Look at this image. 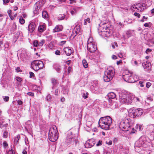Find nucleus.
I'll return each instance as SVG.
<instances>
[{
    "instance_id": "nucleus-1",
    "label": "nucleus",
    "mask_w": 154,
    "mask_h": 154,
    "mask_svg": "<svg viewBox=\"0 0 154 154\" xmlns=\"http://www.w3.org/2000/svg\"><path fill=\"white\" fill-rule=\"evenodd\" d=\"M112 123V119L109 116L101 117L99 121V126L102 129L108 130Z\"/></svg>"
},
{
    "instance_id": "nucleus-2",
    "label": "nucleus",
    "mask_w": 154,
    "mask_h": 154,
    "mask_svg": "<svg viewBox=\"0 0 154 154\" xmlns=\"http://www.w3.org/2000/svg\"><path fill=\"white\" fill-rule=\"evenodd\" d=\"M119 100L122 103L129 104L131 103L134 96L130 95L125 91H121L119 93Z\"/></svg>"
},
{
    "instance_id": "nucleus-3",
    "label": "nucleus",
    "mask_w": 154,
    "mask_h": 154,
    "mask_svg": "<svg viewBox=\"0 0 154 154\" xmlns=\"http://www.w3.org/2000/svg\"><path fill=\"white\" fill-rule=\"evenodd\" d=\"M98 29L99 34L102 37H108L112 33V31L107 26L105 23L100 24Z\"/></svg>"
},
{
    "instance_id": "nucleus-4",
    "label": "nucleus",
    "mask_w": 154,
    "mask_h": 154,
    "mask_svg": "<svg viewBox=\"0 0 154 154\" xmlns=\"http://www.w3.org/2000/svg\"><path fill=\"white\" fill-rule=\"evenodd\" d=\"M115 74V69L112 66H109L108 67L104 72V74L103 76L104 81L108 82L112 80Z\"/></svg>"
},
{
    "instance_id": "nucleus-5",
    "label": "nucleus",
    "mask_w": 154,
    "mask_h": 154,
    "mask_svg": "<svg viewBox=\"0 0 154 154\" xmlns=\"http://www.w3.org/2000/svg\"><path fill=\"white\" fill-rule=\"evenodd\" d=\"M57 132V130L56 126L53 125L50 128L48 137L50 141L54 142L57 140L58 138Z\"/></svg>"
},
{
    "instance_id": "nucleus-6",
    "label": "nucleus",
    "mask_w": 154,
    "mask_h": 154,
    "mask_svg": "<svg viewBox=\"0 0 154 154\" xmlns=\"http://www.w3.org/2000/svg\"><path fill=\"white\" fill-rule=\"evenodd\" d=\"M122 77L125 81L129 83H134L138 80L136 75L133 76L128 71H125Z\"/></svg>"
},
{
    "instance_id": "nucleus-7",
    "label": "nucleus",
    "mask_w": 154,
    "mask_h": 154,
    "mask_svg": "<svg viewBox=\"0 0 154 154\" xmlns=\"http://www.w3.org/2000/svg\"><path fill=\"white\" fill-rule=\"evenodd\" d=\"M119 127L123 131H129L130 127V120L126 118L121 120L119 123Z\"/></svg>"
},
{
    "instance_id": "nucleus-8",
    "label": "nucleus",
    "mask_w": 154,
    "mask_h": 154,
    "mask_svg": "<svg viewBox=\"0 0 154 154\" xmlns=\"http://www.w3.org/2000/svg\"><path fill=\"white\" fill-rule=\"evenodd\" d=\"M31 66L34 70L36 71L42 69L44 66V64L41 60H35L32 62Z\"/></svg>"
},
{
    "instance_id": "nucleus-9",
    "label": "nucleus",
    "mask_w": 154,
    "mask_h": 154,
    "mask_svg": "<svg viewBox=\"0 0 154 154\" xmlns=\"http://www.w3.org/2000/svg\"><path fill=\"white\" fill-rule=\"evenodd\" d=\"M77 140H76L74 135L72 134V133L71 131H69L68 134V135L66 139V142L68 144H69L72 143L73 142H75V145L77 143Z\"/></svg>"
},
{
    "instance_id": "nucleus-10",
    "label": "nucleus",
    "mask_w": 154,
    "mask_h": 154,
    "mask_svg": "<svg viewBox=\"0 0 154 154\" xmlns=\"http://www.w3.org/2000/svg\"><path fill=\"white\" fill-rule=\"evenodd\" d=\"M143 110L141 109L138 108L135 109L134 111H133V112L132 113L133 114V118H135L136 116H140L143 114Z\"/></svg>"
},
{
    "instance_id": "nucleus-11",
    "label": "nucleus",
    "mask_w": 154,
    "mask_h": 154,
    "mask_svg": "<svg viewBox=\"0 0 154 154\" xmlns=\"http://www.w3.org/2000/svg\"><path fill=\"white\" fill-rule=\"evenodd\" d=\"M87 50L91 53L94 52L97 49L96 44H87Z\"/></svg>"
},
{
    "instance_id": "nucleus-12",
    "label": "nucleus",
    "mask_w": 154,
    "mask_h": 154,
    "mask_svg": "<svg viewBox=\"0 0 154 154\" xmlns=\"http://www.w3.org/2000/svg\"><path fill=\"white\" fill-rule=\"evenodd\" d=\"M95 143L94 139H91L87 140L85 144V146L86 148H91L94 146Z\"/></svg>"
},
{
    "instance_id": "nucleus-13",
    "label": "nucleus",
    "mask_w": 154,
    "mask_h": 154,
    "mask_svg": "<svg viewBox=\"0 0 154 154\" xmlns=\"http://www.w3.org/2000/svg\"><path fill=\"white\" fill-rule=\"evenodd\" d=\"M134 9H137L136 11H141L143 10L144 8V6H143V4L142 3H139L136 5H134L132 6Z\"/></svg>"
},
{
    "instance_id": "nucleus-14",
    "label": "nucleus",
    "mask_w": 154,
    "mask_h": 154,
    "mask_svg": "<svg viewBox=\"0 0 154 154\" xmlns=\"http://www.w3.org/2000/svg\"><path fill=\"white\" fill-rule=\"evenodd\" d=\"M36 27L35 23L34 22H30L28 26V31L30 33H32Z\"/></svg>"
},
{
    "instance_id": "nucleus-15",
    "label": "nucleus",
    "mask_w": 154,
    "mask_h": 154,
    "mask_svg": "<svg viewBox=\"0 0 154 154\" xmlns=\"http://www.w3.org/2000/svg\"><path fill=\"white\" fill-rule=\"evenodd\" d=\"M142 66L145 70H150L151 67L150 63L149 61L144 62L142 63Z\"/></svg>"
},
{
    "instance_id": "nucleus-16",
    "label": "nucleus",
    "mask_w": 154,
    "mask_h": 154,
    "mask_svg": "<svg viewBox=\"0 0 154 154\" xmlns=\"http://www.w3.org/2000/svg\"><path fill=\"white\" fill-rule=\"evenodd\" d=\"M63 50L66 55L68 56H70L73 52V49L69 47L64 48Z\"/></svg>"
},
{
    "instance_id": "nucleus-17",
    "label": "nucleus",
    "mask_w": 154,
    "mask_h": 154,
    "mask_svg": "<svg viewBox=\"0 0 154 154\" xmlns=\"http://www.w3.org/2000/svg\"><path fill=\"white\" fill-rule=\"evenodd\" d=\"M129 149L127 148H123L122 146L119 147V154H128Z\"/></svg>"
},
{
    "instance_id": "nucleus-18",
    "label": "nucleus",
    "mask_w": 154,
    "mask_h": 154,
    "mask_svg": "<svg viewBox=\"0 0 154 154\" xmlns=\"http://www.w3.org/2000/svg\"><path fill=\"white\" fill-rule=\"evenodd\" d=\"M80 26L79 25H77L75 26L73 31V32L74 34L73 35L74 37L80 32Z\"/></svg>"
},
{
    "instance_id": "nucleus-19",
    "label": "nucleus",
    "mask_w": 154,
    "mask_h": 154,
    "mask_svg": "<svg viewBox=\"0 0 154 154\" xmlns=\"http://www.w3.org/2000/svg\"><path fill=\"white\" fill-rule=\"evenodd\" d=\"M109 104L110 105L112 109L116 108L117 105L116 103L112 100H109Z\"/></svg>"
},
{
    "instance_id": "nucleus-20",
    "label": "nucleus",
    "mask_w": 154,
    "mask_h": 154,
    "mask_svg": "<svg viewBox=\"0 0 154 154\" xmlns=\"http://www.w3.org/2000/svg\"><path fill=\"white\" fill-rule=\"evenodd\" d=\"M63 29V26L61 25H57L55 28L53 29V32H55L61 31Z\"/></svg>"
},
{
    "instance_id": "nucleus-21",
    "label": "nucleus",
    "mask_w": 154,
    "mask_h": 154,
    "mask_svg": "<svg viewBox=\"0 0 154 154\" xmlns=\"http://www.w3.org/2000/svg\"><path fill=\"white\" fill-rule=\"evenodd\" d=\"M40 7V5H39L38 2L36 3L35 8L33 11V13L34 14H38Z\"/></svg>"
},
{
    "instance_id": "nucleus-22",
    "label": "nucleus",
    "mask_w": 154,
    "mask_h": 154,
    "mask_svg": "<svg viewBox=\"0 0 154 154\" xmlns=\"http://www.w3.org/2000/svg\"><path fill=\"white\" fill-rule=\"evenodd\" d=\"M143 143L144 142L142 141V140L140 139L136 142L135 143V146L137 147H141Z\"/></svg>"
},
{
    "instance_id": "nucleus-23",
    "label": "nucleus",
    "mask_w": 154,
    "mask_h": 154,
    "mask_svg": "<svg viewBox=\"0 0 154 154\" xmlns=\"http://www.w3.org/2000/svg\"><path fill=\"white\" fill-rule=\"evenodd\" d=\"M126 34L127 37L129 38L134 35V31L133 30H128L126 32Z\"/></svg>"
},
{
    "instance_id": "nucleus-24",
    "label": "nucleus",
    "mask_w": 154,
    "mask_h": 154,
    "mask_svg": "<svg viewBox=\"0 0 154 154\" xmlns=\"http://www.w3.org/2000/svg\"><path fill=\"white\" fill-rule=\"evenodd\" d=\"M116 94L113 92L109 93L107 95L109 100L114 99L116 97Z\"/></svg>"
},
{
    "instance_id": "nucleus-25",
    "label": "nucleus",
    "mask_w": 154,
    "mask_h": 154,
    "mask_svg": "<svg viewBox=\"0 0 154 154\" xmlns=\"http://www.w3.org/2000/svg\"><path fill=\"white\" fill-rule=\"evenodd\" d=\"M54 68L58 72H60V66L58 64H55L53 66Z\"/></svg>"
},
{
    "instance_id": "nucleus-26",
    "label": "nucleus",
    "mask_w": 154,
    "mask_h": 154,
    "mask_svg": "<svg viewBox=\"0 0 154 154\" xmlns=\"http://www.w3.org/2000/svg\"><path fill=\"white\" fill-rule=\"evenodd\" d=\"M8 131L9 128H6L5 130L4 131L3 134V137L4 138H6L8 137Z\"/></svg>"
},
{
    "instance_id": "nucleus-27",
    "label": "nucleus",
    "mask_w": 154,
    "mask_h": 154,
    "mask_svg": "<svg viewBox=\"0 0 154 154\" xmlns=\"http://www.w3.org/2000/svg\"><path fill=\"white\" fill-rule=\"evenodd\" d=\"M96 44L94 42V40L93 39V38L92 37H90L88 41L87 42V44Z\"/></svg>"
},
{
    "instance_id": "nucleus-28",
    "label": "nucleus",
    "mask_w": 154,
    "mask_h": 154,
    "mask_svg": "<svg viewBox=\"0 0 154 154\" xmlns=\"http://www.w3.org/2000/svg\"><path fill=\"white\" fill-rule=\"evenodd\" d=\"M88 92L86 91H83L82 93V97L84 99H86L88 97Z\"/></svg>"
},
{
    "instance_id": "nucleus-29",
    "label": "nucleus",
    "mask_w": 154,
    "mask_h": 154,
    "mask_svg": "<svg viewBox=\"0 0 154 154\" xmlns=\"http://www.w3.org/2000/svg\"><path fill=\"white\" fill-rule=\"evenodd\" d=\"M45 26L44 25H41L39 26L38 28V31L41 32H42L45 29Z\"/></svg>"
},
{
    "instance_id": "nucleus-30",
    "label": "nucleus",
    "mask_w": 154,
    "mask_h": 154,
    "mask_svg": "<svg viewBox=\"0 0 154 154\" xmlns=\"http://www.w3.org/2000/svg\"><path fill=\"white\" fill-rule=\"evenodd\" d=\"M135 128L137 130L140 131L142 130L143 129V126L142 125L137 124L136 125Z\"/></svg>"
},
{
    "instance_id": "nucleus-31",
    "label": "nucleus",
    "mask_w": 154,
    "mask_h": 154,
    "mask_svg": "<svg viewBox=\"0 0 154 154\" xmlns=\"http://www.w3.org/2000/svg\"><path fill=\"white\" fill-rule=\"evenodd\" d=\"M63 93L64 95H67L68 94V90L65 87H63L62 88Z\"/></svg>"
},
{
    "instance_id": "nucleus-32",
    "label": "nucleus",
    "mask_w": 154,
    "mask_h": 154,
    "mask_svg": "<svg viewBox=\"0 0 154 154\" xmlns=\"http://www.w3.org/2000/svg\"><path fill=\"white\" fill-rule=\"evenodd\" d=\"M20 138V135H17L15 137L14 139V142L15 144H17V143L18 142V140H19Z\"/></svg>"
},
{
    "instance_id": "nucleus-33",
    "label": "nucleus",
    "mask_w": 154,
    "mask_h": 154,
    "mask_svg": "<svg viewBox=\"0 0 154 154\" xmlns=\"http://www.w3.org/2000/svg\"><path fill=\"white\" fill-rule=\"evenodd\" d=\"M70 13L72 15L75 14L77 13V10L76 8H73L70 11Z\"/></svg>"
},
{
    "instance_id": "nucleus-34",
    "label": "nucleus",
    "mask_w": 154,
    "mask_h": 154,
    "mask_svg": "<svg viewBox=\"0 0 154 154\" xmlns=\"http://www.w3.org/2000/svg\"><path fill=\"white\" fill-rule=\"evenodd\" d=\"M82 64L84 67L85 68H87L88 67V65L87 62L85 60H82Z\"/></svg>"
},
{
    "instance_id": "nucleus-35",
    "label": "nucleus",
    "mask_w": 154,
    "mask_h": 154,
    "mask_svg": "<svg viewBox=\"0 0 154 154\" xmlns=\"http://www.w3.org/2000/svg\"><path fill=\"white\" fill-rule=\"evenodd\" d=\"M42 15V16L43 18H46L48 17V15L46 11H43Z\"/></svg>"
},
{
    "instance_id": "nucleus-36",
    "label": "nucleus",
    "mask_w": 154,
    "mask_h": 154,
    "mask_svg": "<svg viewBox=\"0 0 154 154\" xmlns=\"http://www.w3.org/2000/svg\"><path fill=\"white\" fill-rule=\"evenodd\" d=\"M33 46L35 47H39L38 45V41L37 40L34 41L33 42Z\"/></svg>"
},
{
    "instance_id": "nucleus-37",
    "label": "nucleus",
    "mask_w": 154,
    "mask_h": 154,
    "mask_svg": "<svg viewBox=\"0 0 154 154\" xmlns=\"http://www.w3.org/2000/svg\"><path fill=\"white\" fill-rule=\"evenodd\" d=\"M19 21L20 23L22 24H23L25 22V20L22 17H20L19 20Z\"/></svg>"
},
{
    "instance_id": "nucleus-38",
    "label": "nucleus",
    "mask_w": 154,
    "mask_h": 154,
    "mask_svg": "<svg viewBox=\"0 0 154 154\" xmlns=\"http://www.w3.org/2000/svg\"><path fill=\"white\" fill-rule=\"evenodd\" d=\"M111 46L113 49H115V47H117L118 45L117 43L116 42H112L111 44Z\"/></svg>"
},
{
    "instance_id": "nucleus-39",
    "label": "nucleus",
    "mask_w": 154,
    "mask_h": 154,
    "mask_svg": "<svg viewBox=\"0 0 154 154\" xmlns=\"http://www.w3.org/2000/svg\"><path fill=\"white\" fill-rule=\"evenodd\" d=\"M45 42V40L44 39H42L40 42H38L39 46H42Z\"/></svg>"
},
{
    "instance_id": "nucleus-40",
    "label": "nucleus",
    "mask_w": 154,
    "mask_h": 154,
    "mask_svg": "<svg viewBox=\"0 0 154 154\" xmlns=\"http://www.w3.org/2000/svg\"><path fill=\"white\" fill-rule=\"evenodd\" d=\"M150 129H151L150 130V131L153 133V135H154V126L153 125H151L149 126Z\"/></svg>"
},
{
    "instance_id": "nucleus-41",
    "label": "nucleus",
    "mask_w": 154,
    "mask_h": 154,
    "mask_svg": "<svg viewBox=\"0 0 154 154\" xmlns=\"http://www.w3.org/2000/svg\"><path fill=\"white\" fill-rule=\"evenodd\" d=\"M87 22L88 23H90V19L89 18H87L84 20V24L86 25L87 24Z\"/></svg>"
},
{
    "instance_id": "nucleus-42",
    "label": "nucleus",
    "mask_w": 154,
    "mask_h": 154,
    "mask_svg": "<svg viewBox=\"0 0 154 154\" xmlns=\"http://www.w3.org/2000/svg\"><path fill=\"white\" fill-rule=\"evenodd\" d=\"M51 99V95L49 94L47 95L46 97V99L48 101H50Z\"/></svg>"
},
{
    "instance_id": "nucleus-43",
    "label": "nucleus",
    "mask_w": 154,
    "mask_h": 154,
    "mask_svg": "<svg viewBox=\"0 0 154 154\" xmlns=\"http://www.w3.org/2000/svg\"><path fill=\"white\" fill-rule=\"evenodd\" d=\"M45 37L47 38L48 40L51 41L52 39V36L51 35H50L48 36H46Z\"/></svg>"
},
{
    "instance_id": "nucleus-44",
    "label": "nucleus",
    "mask_w": 154,
    "mask_h": 154,
    "mask_svg": "<svg viewBox=\"0 0 154 154\" xmlns=\"http://www.w3.org/2000/svg\"><path fill=\"white\" fill-rule=\"evenodd\" d=\"M3 145L4 148H6L8 146V144L6 141L3 142Z\"/></svg>"
},
{
    "instance_id": "nucleus-45",
    "label": "nucleus",
    "mask_w": 154,
    "mask_h": 154,
    "mask_svg": "<svg viewBox=\"0 0 154 154\" xmlns=\"http://www.w3.org/2000/svg\"><path fill=\"white\" fill-rule=\"evenodd\" d=\"M9 97L8 96H5L3 98L5 102L8 101L9 100Z\"/></svg>"
},
{
    "instance_id": "nucleus-46",
    "label": "nucleus",
    "mask_w": 154,
    "mask_h": 154,
    "mask_svg": "<svg viewBox=\"0 0 154 154\" xmlns=\"http://www.w3.org/2000/svg\"><path fill=\"white\" fill-rule=\"evenodd\" d=\"M45 0H40L39 2H38L39 3V5L40 4V3H41L42 5L44 4L45 2Z\"/></svg>"
},
{
    "instance_id": "nucleus-47",
    "label": "nucleus",
    "mask_w": 154,
    "mask_h": 154,
    "mask_svg": "<svg viewBox=\"0 0 154 154\" xmlns=\"http://www.w3.org/2000/svg\"><path fill=\"white\" fill-rule=\"evenodd\" d=\"M151 85V83L149 82H147L146 84V87L149 88Z\"/></svg>"
},
{
    "instance_id": "nucleus-48",
    "label": "nucleus",
    "mask_w": 154,
    "mask_h": 154,
    "mask_svg": "<svg viewBox=\"0 0 154 154\" xmlns=\"http://www.w3.org/2000/svg\"><path fill=\"white\" fill-rule=\"evenodd\" d=\"M8 154H15V152L14 150L12 149H11V150H9L8 152Z\"/></svg>"
},
{
    "instance_id": "nucleus-49",
    "label": "nucleus",
    "mask_w": 154,
    "mask_h": 154,
    "mask_svg": "<svg viewBox=\"0 0 154 154\" xmlns=\"http://www.w3.org/2000/svg\"><path fill=\"white\" fill-rule=\"evenodd\" d=\"M15 70L17 72H22V70L20 69V67H18L15 69Z\"/></svg>"
},
{
    "instance_id": "nucleus-50",
    "label": "nucleus",
    "mask_w": 154,
    "mask_h": 154,
    "mask_svg": "<svg viewBox=\"0 0 154 154\" xmlns=\"http://www.w3.org/2000/svg\"><path fill=\"white\" fill-rule=\"evenodd\" d=\"M143 82L142 81H140L139 82V83L138 84V85L140 86L141 87H144V85L143 84Z\"/></svg>"
},
{
    "instance_id": "nucleus-51",
    "label": "nucleus",
    "mask_w": 154,
    "mask_h": 154,
    "mask_svg": "<svg viewBox=\"0 0 154 154\" xmlns=\"http://www.w3.org/2000/svg\"><path fill=\"white\" fill-rule=\"evenodd\" d=\"M64 16H60L58 18V19L59 20H61L64 19Z\"/></svg>"
},
{
    "instance_id": "nucleus-52",
    "label": "nucleus",
    "mask_w": 154,
    "mask_h": 154,
    "mask_svg": "<svg viewBox=\"0 0 154 154\" xmlns=\"http://www.w3.org/2000/svg\"><path fill=\"white\" fill-rule=\"evenodd\" d=\"M72 69L71 67L69 66L68 68V74H69L72 71Z\"/></svg>"
},
{
    "instance_id": "nucleus-53",
    "label": "nucleus",
    "mask_w": 154,
    "mask_h": 154,
    "mask_svg": "<svg viewBox=\"0 0 154 154\" xmlns=\"http://www.w3.org/2000/svg\"><path fill=\"white\" fill-rule=\"evenodd\" d=\"M131 63H132V64H134L135 65H137V61L136 60H131Z\"/></svg>"
},
{
    "instance_id": "nucleus-54",
    "label": "nucleus",
    "mask_w": 154,
    "mask_h": 154,
    "mask_svg": "<svg viewBox=\"0 0 154 154\" xmlns=\"http://www.w3.org/2000/svg\"><path fill=\"white\" fill-rule=\"evenodd\" d=\"M55 54L56 55H60V54L61 53L60 51L56 50L55 51Z\"/></svg>"
},
{
    "instance_id": "nucleus-55",
    "label": "nucleus",
    "mask_w": 154,
    "mask_h": 154,
    "mask_svg": "<svg viewBox=\"0 0 154 154\" xmlns=\"http://www.w3.org/2000/svg\"><path fill=\"white\" fill-rule=\"evenodd\" d=\"M30 77L32 78L35 76L34 74L32 72H29Z\"/></svg>"
},
{
    "instance_id": "nucleus-56",
    "label": "nucleus",
    "mask_w": 154,
    "mask_h": 154,
    "mask_svg": "<svg viewBox=\"0 0 154 154\" xmlns=\"http://www.w3.org/2000/svg\"><path fill=\"white\" fill-rule=\"evenodd\" d=\"M70 1L69 4H72L76 3V1L75 0H69Z\"/></svg>"
},
{
    "instance_id": "nucleus-57",
    "label": "nucleus",
    "mask_w": 154,
    "mask_h": 154,
    "mask_svg": "<svg viewBox=\"0 0 154 154\" xmlns=\"http://www.w3.org/2000/svg\"><path fill=\"white\" fill-rule=\"evenodd\" d=\"M3 2V4L5 5L8 3L10 1V0H2Z\"/></svg>"
},
{
    "instance_id": "nucleus-58",
    "label": "nucleus",
    "mask_w": 154,
    "mask_h": 154,
    "mask_svg": "<svg viewBox=\"0 0 154 154\" xmlns=\"http://www.w3.org/2000/svg\"><path fill=\"white\" fill-rule=\"evenodd\" d=\"M102 144V141L101 140H99V141L98 142L97 144L96 145L97 146H98L101 145Z\"/></svg>"
},
{
    "instance_id": "nucleus-59",
    "label": "nucleus",
    "mask_w": 154,
    "mask_h": 154,
    "mask_svg": "<svg viewBox=\"0 0 154 154\" xmlns=\"http://www.w3.org/2000/svg\"><path fill=\"white\" fill-rule=\"evenodd\" d=\"M17 103L19 105H21L23 104V102L20 100H18L17 101Z\"/></svg>"
},
{
    "instance_id": "nucleus-60",
    "label": "nucleus",
    "mask_w": 154,
    "mask_h": 154,
    "mask_svg": "<svg viewBox=\"0 0 154 154\" xmlns=\"http://www.w3.org/2000/svg\"><path fill=\"white\" fill-rule=\"evenodd\" d=\"M27 94L28 95L31 96L33 97L34 96V94L32 92H28L27 93Z\"/></svg>"
},
{
    "instance_id": "nucleus-61",
    "label": "nucleus",
    "mask_w": 154,
    "mask_h": 154,
    "mask_svg": "<svg viewBox=\"0 0 154 154\" xmlns=\"http://www.w3.org/2000/svg\"><path fill=\"white\" fill-rule=\"evenodd\" d=\"M16 80L18 82H21L22 80V79L19 77H16Z\"/></svg>"
},
{
    "instance_id": "nucleus-62",
    "label": "nucleus",
    "mask_w": 154,
    "mask_h": 154,
    "mask_svg": "<svg viewBox=\"0 0 154 154\" xmlns=\"http://www.w3.org/2000/svg\"><path fill=\"white\" fill-rule=\"evenodd\" d=\"M106 143L107 144H108L109 145H111L112 144V141L111 140H109L108 142L106 141Z\"/></svg>"
},
{
    "instance_id": "nucleus-63",
    "label": "nucleus",
    "mask_w": 154,
    "mask_h": 154,
    "mask_svg": "<svg viewBox=\"0 0 154 154\" xmlns=\"http://www.w3.org/2000/svg\"><path fill=\"white\" fill-rule=\"evenodd\" d=\"M134 15L136 17H137L138 18H140V15L139 13H138L137 12H135L134 13Z\"/></svg>"
},
{
    "instance_id": "nucleus-64",
    "label": "nucleus",
    "mask_w": 154,
    "mask_h": 154,
    "mask_svg": "<svg viewBox=\"0 0 154 154\" xmlns=\"http://www.w3.org/2000/svg\"><path fill=\"white\" fill-rule=\"evenodd\" d=\"M152 51V50L149 48H147L146 51V53L147 54H148L150 52Z\"/></svg>"
}]
</instances>
